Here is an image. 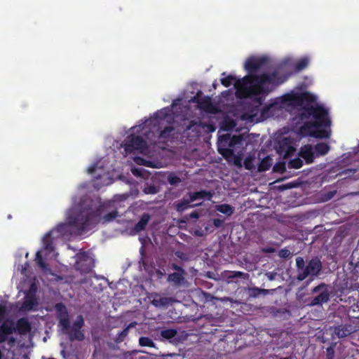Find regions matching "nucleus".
Listing matches in <instances>:
<instances>
[{
	"mask_svg": "<svg viewBox=\"0 0 359 359\" xmlns=\"http://www.w3.org/2000/svg\"><path fill=\"white\" fill-rule=\"evenodd\" d=\"M268 61L266 57H248L244 65L248 74L238 81L242 83L243 96L252 99L258 105H262L265 97L273 92L287 79L277 70L260 74H255L264 69Z\"/></svg>",
	"mask_w": 359,
	"mask_h": 359,
	"instance_id": "nucleus-1",
	"label": "nucleus"
},
{
	"mask_svg": "<svg viewBox=\"0 0 359 359\" xmlns=\"http://www.w3.org/2000/svg\"><path fill=\"white\" fill-rule=\"evenodd\" d=\"M104 207L101 205L94 207L89 198L82 199L77 205L72 207L67 213L66 223L58 224L51 231L60 236L72 234L71 229L74 227L79 233L87 230L90 226L97 224L103 213Z\"/></svg>",
	"mask_w": 359,
	"mask_h": 359,
	"instance_id": "nucleus-2",
	"label": "nucleus"
},
{
	"mask_svg": "<svg viewBox=\"0 0 359 359\" xmlns=\"http://www.w3.org/2000/svg\"><path fill=\"white\" fill-rule=\"evenodd\" d=\"M299 118L302 121L312 118L313 121L304 123L299 128V133L302 135H309L315 137L327 138L330 136V132L326 130H313L314 128H329L331 120L329 112L323 105L309 102L299 109Z\"/></svg>",
	"mask_w": 359,
	"mask_h": 359,
	"instance_id": "nucleus-3",
	"label": "nucleus"
},
{
	"mask_svg": "<svg viewBox=\"0 0 359 359\" xmlns=\"http://www.w3.org/2000/svg\"><path fill=\"white\" fill-rule=\"evenodd\" d=\"M246 138L244 134L231 135L224 134L219 137L217 149L225 158L234 156L235 152L241 154L246 144Z\"/></svg>",
	"mask_w": 359,
	"mask_h": 359,
	"instance_id": "nucleus-4",
	"label": "nucleus"
},
{
	"mask_svg": "<svg viewBox=\"0 0 359 359\" xmlns=\"http://www.w3.org/2000/svg\"><path fill=\"white\" fill-rule=\"evenodd\" d=\"M296 267L297 270V280L302 281L307 277L310 278V281L313 280L315 277L320 275L323 265L320 259L318 257L311 258L305 265L303 257H297L296 258Z\"/></svg>",
	"mask_w": 359,
	"mask_h": 359,
	"instance_id": "nucleus-5",
	"label": "nucleus"
},
{
	"mask_svg": "<svg viewBox=\"0 0 359 359\" xmlns=\"http://www.w3.org/2000/svg\"><path fill=\"white\" fill-rule=\"evenodd\" d=\"M125 151L128 154L135 151L144 153L147 149V142L141 136L130 135L126 137L123 142Z\"/></svg>",
	"mask_w": 359,
	"mask_h": 359,
	"instance_id": "nucleus-6",
	"label": "nucleus"
},
{
	"mask_svg": "<svg viewBox=\"0 0 359 359\" xmlns=\"http://www.w3.org/2000/svg\"><path fill=\"white\" fill-rule=\"evenodd\" d=\"M285 100L290 105L303 107L304 104L305 105L309 102H312L314 100V97L312 95L306 92L302 93L288 94L285 97Z\"/></svg>",
	"mask_w": 359,
	"mask_h": 359,
	"instance_id": "nucleus-7",
	"label": "nucleus"
},
{
	"mask_svg": "<svg viewBox=\"0 0 359 359\" xmlns=\"http://www.w3.org/2000/svg\"><path fill=\"white\" fill-rule=\"evenodd\" d=\"M320 291V293L313 297L309 305L311 306L322 305L330 300V292L327 290V285L322 283L312 289V293H316Z\"/></svg>",
	"mask_w": 359,
	"mask_h": 359,
	"instance_id": "nucleus-8",
	"label": "nucleus"
},
{
	"mask_svg": "<svg viewBox=\"0 0 359 359\" xmlns=\"http://www.w3.org/2000/svg\"><path fill=\"white\" fill-rule=\"evenodd\" d=\"M55 310L56 313V318L59 321V324L62 326L64 330L70 329L69 316L66 306L62 303L55 304Z\"/></svg>",
	"mask_w": 359,
	"mask_h": 359,
	"instance_id": "nucleus-9",
	"label": "nucleus"
},
{
	"mask_svg": "<svg viewBox=\"0 0 359 359\" xmlns=\"http://www.w3.org/2000/svg\"><path fill=\"white\" fill-rule=\"evenodd\" d=\"M331 330H332L333 338H345L353 332V326L348 323L338 325L333 328L331 327Z\"/></svg>",
	"mask_w": 359,
	"mask_h": 359,
	"instance_id": "nucleus-10",
	"label": "nucleus"
},
{
	"mask_svg": "<svg viewBox=\"0 0 359 359\" xmlns=\"http://www.w3.org/2000/svg\"><path fill=\"white\" fill-rule=\"evenodd\" d=\"M200 109L211 114H216L218 111L217 107L212 103L210 97L206 96L202 98H195Z\"/></svg>",
	"mask_w": 359,
	"mask_h": 359,
	"instance_id": "nucleus-11",
	"label": "nucleus"
},
{
	"mask_svg": "<svg viewBox=\"0 0 359 359\" xmlns=\"http://www.w3.org/2000/svg\"><path fill=\"white\" fill-rule=\"evenodd\" d=\"M15 332V325L13 320H5L0 325V343L4 342L7 339V335H10Z\"/></svg>",
	"mask_w": 359,
	"mask_h": 359,
	"instance_id": "nucleus-12",
	"label": "nucleus"
},
{
	"mask_svg": "<svg viewBox=\"0 0 359 359\" xmlns=\"http://www.w3.org/2000/svg\"><path fill=\"white\" fill-rule=\"evenodd\" d=\"M238 79L235 76L229 75L226 77L221 79V83L225 87L231 86L234 82V86L237 88V96L240 97H244L242 92V83H238Z\"/></svg>",
	"mask_w": 359,
	"mask_h": 359,
	"instance_id": "nucleus-13",
	"label": "nucleus"
},
{
	"mask_svg": "<svg viewBox=\"0 0 359 359\" xmlns=\"http://www.w3.org/2000/svg\"><path fill=\"white\" fill-rule=\"evenodd\" d=\"M299 156L304 158L306 164H311L314 161L313 148L311 144H305L300 148Z\"/></svg>",
	"mask_w": 359,
	"mask_h": 359,
	"instance_id": "nucleus-14",
	"label": "nucleus"
},
{
	"mask_svg": "<svg viewBox=\"0 0 359 359\" xmlns=\"http://www.w3.org/2000/svg\"><path fill=\"white\" fill-rule=\"evenodd\" d=\"M15 328L20 334H26L31 331L32 326L27 318H21L18 320Z\"/></svg>",
	"mask_w": 359,
	"mask_h": 359,
	"instance_id": "nucleus-15",
	"label": "nucleus"
},
{
	"mask_svg": "<svg viewBox=\"0 0 359 359\" xmlns=\"http://www.w3.org/2000/svg\"><path fill=\"white\" fill-rule=\"evenodd\" d=\"M37 304V300L34 294H27L25 300L22 304L21 309L26 311L33 310L34 307Z\"/></svg>",
	"mask_w": 359,
	"mask_h": 359,
	"instance_id": "nucleus-16",
	"label": "nucleus"
},
{
	"mask_svg": "<svg viewBox=\"0 0 359 359\" xmlns=\"http://www.w3.org/2000/svg\"><path fill=\"white\" fill-rule=\"evenodd\" d=\"M189 196L191 201H192V202H194L196 200L203 199V198H207V199L210 200L213 196V193H212L210 191L201 190L199 191H196V192H189Z\"/></svg>",
	"mask_w": 359,
	"mask_h": 359,
	"instance_id": "nucleus-17",
	"label": "nucleus"
},
{
	"mask_svg": "<svg viewBox=\"0 0 359 359\" xmlns=\"http://www.w3.org/2000/svg\"><path fill=\"white\" fill-rule=\"evenodd\" d=\"M154 119L158 123H160V121H162L170 122V121L172 119L170 111L167 108H163L161 110H158L154 114Z\"/></svg>",
	"mask_w": 359,
	"mask_h": 359,
	"instance_id": "nucleus-18",
	"label": "nucleus"
},
{
	"mask_svg": "<svg viewBox=\"0 0 359 359\" xmlns=\"http://www.w3.org/2000/svg\"><path fill=\"white\" fill-rule=\"evenodd\" d=\"M151 218L149 213L144 212L140 217L139 222L135 225L134 231L136 232H140L146 229V226Z\"/></svg>",
	"mask_w": 359,
	"mask_h": 359,
	"instance_id": "nucleus-19",
	"label": "nucleus"
},
{
	"mask_svg": "<svg viewBox=\"0 0 359 359\" xmlns=\"http://www.w3.org/2000/svg\"><path fill=\"white\" fill-rule=\"evenodd\" d=\"M191 203L192 201H191L190 198L189 200L183 199L175 204V210L178 212H182L189 208L201 205V203L192 204Z\"/></svg>",
	"mask_w": 359,
	"mask_h": 359,
	"instance_id": "nucleus-20",
	"label": "nucleus"
},
{
	"mask_svg": "<svg viewBox=\"0 0 359 359\" xmlns=\"http://www.w3.org/2000/svg\"><path fill=\"white\" fill-rule=\"evenodd\" d=\"M53 233V231L48 232L45 236L43 238V248L44 250L48 251L49 252L53 251L54 246H53V242L51 238V234Z\"/></svg>",
	"mask_w": 359,
	"mask_h": 359,
	"instance_id": "nucleus-21",
	"label": "nucleus"
},
{
	"mask_svg": "<svg viewBox=\"0 0 359 359\" xmlns=\"http://www.w3.org/2000/svg\"><path fill=\"white\" fill-rule=\"evenodd\" d=\"M175 128L172 126H165L159 133V139L163 140H168L170 137L171 138L172 134Z\"/></svg>",
	"mask_w": 359,
	"mask_h": 359,
	"instance_id": "nucleus-22",
	"label": "nucleus"
},
{
	"mask_svg": "<svg viewBox=\"0 0 359 359\" xmlns=\"http://www.w3.org/2000/svg\"><path fill=\"white\" fill-rule=\"evenodd\" d=\"M216 210L226 216H231L234 210L231 205L226 203L217 205Z\"/></svg>",
	"mask_w": 359,
	"mask_h": 359,
	"instance_id": "nucleus-23",
	"label": "nucleus"
},
{
	"mask_svg": "<svg viewBox=\"0 0 359 359\" xmlns=\"http://www.w3.org/2000/svg\"><path fill=\"white\" fill-rule=\"evenodd\" d=\"M314 149L318 156H323L329 151L330 147L327 143L321 142L316 144Z\"/></svg>",
	"mask_w": 359,
	"mask_h": 359,
	"instance_id": "nucleus-24",
	"label": "nucleus"
},
{
	"mask_svg": "<svg viewBox=\"0 0 359 359\" xmlns=\"http://www.w3.org/2000/svg\"><path fill=\"white\" fill-rule=\"evenodd\" d=\"M182 272H175L168 275V281L174 283L175 284H180L184 280Z\"/></svg>",
	"mask_w": 359,
	"mask_h": 359,
	"instance_id": "nucleus-25",
	"label": "nucleus"
},
{
	"mask_svg": "<svg viewBox=\"0 0 359 359\" xmlns=\"http://www.w3.org/2000/svg\"><path fill=\"white\" fill-rule=\"evenodd\" d=\"M85 338L84 334L81 330H75L71 328L69 333V339L71 341L78 340L83 341Z\"/></svg>",
	"mask_w": 359,
	"mask_h": 359,
	"instance_id": "nucleus-26",
	"label": "nucleus"
},
{
	"mask_svg": "<svg viewBox=\"0 0 359 359\" xmlns=\"http://www.w3.org/2000/svg\"><path fill=\"white\" fill-rule=\"evenodd\" d=\"M177 330L175 329H166L161 332V336L166 339H171L177 335Z\"/></svg>",
	"mask_w": 359,
	"mask_h": 359,
	"instance_id": "nucleus-27",
	"label": "nucleus"
},
{
	"mask_svg": "<svg viewBox=\"0 0 359 359\" xmlns=\"http://www.w3.org/2000/svg\"><path fill=\"white\" fill-rule=\"evenodd\" d=\"M271 166V158L269 157H266L262 160V161L260 162V163L259 165L258 170L259 171H266L270 168Z\"/></svg>",
	"mask_w": 359,
	"mask_h": 359,
	"instance_id": "nucleus-28",
	"label": "nucleus"
},
{
	"mask_svg": "<svg viewBox=\"0 0 359 359\" xmlns=\"http://www.w3.org/2000/svg\"><path fill=\"white\" fill-rule=\"evenodd\" d=\"M205 125H203L201 122H196L195 121H191L189 124L187 126L186 130H196L197 133H199V130L201 128H204Z\"/></svg>",
	"mask_w": 359,
	"mask_h": 359,
	"instance_id": "nucleus-29",
	"label": "nucleus"
},
{
	"mask_svg": "<svg viewBox=\"0 0 359 359\" xmlns=\"http://www.w3.org/2000/svg\"><path fill=\"white\" fill-rule=\"evenodd\" d=\"M139 344L141 346L154 347V342L148 337H141L139 339Z\"/></svg>",
	"mask_w": 359,
	"mask_h": 359,
	"instance_id": "nucleus-30",
	"label": "nucleus"
},
{
	"mask_svg": "<svg viewBox=\"0 0 359 359\" xmlns=\"http://www.w3.org/2000/svg\"><path fill=\"white\" fill-rule=\"evenodd\" d=\"M255 158L252 156H247L243 162V165L246 170H251L255 168L254 165Z\"/></svg>",
	"mask_w": 359,
	"mask_h": 359,
	"instance_id": "nucleus-31",
	"label": "nucleus"
},
{
	"mask_svg": "<svg viewBox=\"0 0 359 359\" xmlns=\"http://www.w3.org/2000/svg\"><path fill=\"white\" fill-rule=\"evenodd\" d=\"M83 325H84V320L81 316H79L77 317L76 320L74 322L71 328H72V330H75L78 331V330H81V329L83 327Z\"/></svg>",
	"mask_w": 359,
	"mask_h": 359,
	"instance_id": "nucleus-32",
	"label": "nucleus"
},
{
	"mask_svg": "<svg viewBox=\"0 0 359 359\" xmlns=\"http://www.w3.org/2000/svg\"><path fill=\"white\" fill-rule=\"evenodd\" d=\"M167 180L168 182L172 186L177 185L181 182V179L178 176L174 175L173 173H170L168 175Z\"/></svg>",
	"mask_w": 359,
	"mask_h": 359,
	"instance_id": "nucleus-33",
	"label": "nucleus"
},
{
	"mask_svg": "<svg viewBox=\"0 0 359 359\" xmlns=\"http://www.w3.org/2000/svg\"><path fill=\"white\" fill-rule=\"evenodd\" d=\"M309 64V60L307 58H302L299 61L297 62L295 65V69L297 71H301L305 69Z\"/></svg>",
	"mask_w": 359,
	"mask_h": 359,
	"instance_id": "nucleus-34",
	"label": "nucleus"
},
{
	"mask_svg": "<svg viewBox=\"0 0 359 359\" xmlns=\"http://www.w3.org/2000/svg\"><path fill=\"white\" fill-rule=\"evenodd\" d=\"M303 165V161L299 158L292 159L289 162V166L292 168L299 169Z\"/></svg>",
	"mask_w": 359,
	"mask_h": 359,
	"instance_id": "nucleus-35",
	"label": "nucleus"
},
{
	"mask_svg": "<svg viewBox=\"0 0 359 359\" xmlns=\"http://www.w3.org/2000/svg\"><path fill=\"white\" fill-rule=\"evenodd\" d=\"M128 329L129 327H127L117 334L115 339L116 343H121L124 341L125 338L127 337L128 334Z\"/></svg>",
	"mask_w": 359,
	"mask_h": 359,
	"instance_id": "nucleus-36",
	"label": "nucleus"
},
{
	"mask_svg": "<svg viewBox=\"0 0 359 359\" xmlns=\"http://www.w3.org/2000/svg\"><path fill=\"white\" fill-rule=\"evenodd\" d=\"M35 261L37 264V265L42 269H46V263L44 262L43 259V257H42V255H41V253L40 251H38L36 253V258H35Z\"/></svg>",
	"mask_w": 359,
	"mask_h": 359,
	"instance_id": "nucleus-37",
	"label": "nucleus"
},
{
	"mask_svg": "<svg viewBox=\"0 0 359 359\" xmlns=\"http://www.w3.org/2000/svg\"><path fill=\"white\" fill-rule=\"evenodd\" d=\"M268 291L265 289H259L257 287H253L250 289V295L253 297H257L262 293L266 294Z\"/></svg>",
	"mask_w": 359,
	"mask_h": 359,
	"instance_id": "nucleus-38",
	"label": "nucleus"
},
{
	"mask_svg": "<svg viewBox=\"0 0 359 359\" xmlns=\"http://www.w3.org/2000/svg\"><path fill=\"white\" fill-rule=\"evenodd\" d=\"M335 344H332L326 348V358L325 359H334L335 355L334 351Z\"/></svg>",
	"mask_w": 359,
	"mask_h": 359,
	"instance_id": "nucleus-39",
	"label": "nucleus"
},
{
	"mask_svg": "<svg viewBox=\"0 0 359 359\" xmlns=\"http://www.w3.org/2000/svg\"><path fill=\"white\" fill-rule=\"evenodd\" d=\"M118 216V212L116 210H113L103 217V222H109L116 218Z\"/></svg>",
	"mask_w": 359,
	"mask_h": 359,
	"instance_id": "nucleus-40",
	"label": "nucleus"
},
{
	"mask_svg": "<svg viewBox=\"0 0 359 359\" xmlns=\"http://www.w3.org/2000/svg\"><path fill=\"white\" fill-rule=\"evenodd\" d=\"M146 194H155L158 192V189L154 185H147L143 189Z\"/></svg>",
	"mask_w": 359,
	"mask_h": 359,
	"instance_id": "nucleus-41",
	"label": "nucleus"
},
{
	"mask_svg": "<svg viewBox=\"0 0 359 359\" xmlns=\"http://www.w3.org/2000/svg\"><path fill=\"white\" fill-rule=\"evenodd\" d=\"M291 252L286 248L281 249L278 252V256L281 258H287L290 256Z\"/></svg>",
	"mask_w": 359,
	"mask_h": 359,
	"instance_id": "nucleus-42",
	"label": "nucleus"
},
{
	"mask_svg": "<svg viewBox=\"0 0 359 359\" xmlns=\"http://www.w3.org/2000/svg\"><path fill=\"white\" fill-rule=\"evenodd\" d=\"M6 315V307L5 305L0 304V321H1Z\"/></svg>",
	"mask_w": 359,
	"mask_h": 359,
	"instance_id": "nucleus-43",
	"label": "nucleus"
},
{
	"mask_svg": "<svg viewBox=\"0 0 359 359\" xmlns=\"http://www.w3.org/2000/svg\"><path fill=\"white\" fill-rule=\"evenodd\" d=\"M8 344L9 345L10 348L14 346L15 342H16V340H15V338L13 337H10L9 335H7V339L6 341Z\"/></svg>",
	"mask_w": 359,
	"mask_h": 359,
	"instance_id": "nucleus-44",
	"label": "nucleus"
},
{
	"mask_svg": "<svg viewBox=\"0 0 359 359\" xmlns=\"http://www.w3.org/2000/svg\"><path fill=\"white\" fill-rule=\"evenodd\" d=\"M337 193V191L334 190V191H328L327 194H325V198L326 201H328V200H330L332 199L336 194Z\"/></svg>",
	"mask_w": 359,
	"mask_h": 359,
	"instance_id": "nucleus-45",
	"label": "nucleus"
},
{
	"mask_svg": "<svg viewBox=\"0 0 359 359\" xmlns=\"http://www.w3.org/2000/svg\"><path fill=\"white\" fill-rule=\"evenodd\" d=\"M223 220L219 218H215L213 219V224L216 227H220L223 224Z\"/></svg>",
	"mask_w": 359,
	"mask_h": 359,
	"instance_id": "nucleus-46",
	"label": "nucleus"
},
{
	"mask_svg": "<svg viewBox=\"0 0 359 359\" xmlns=\"http://www.w3.org/2000/svg\"><path fill=\"white\" fill-rule=\"evenodd\" d=\"M199 217H200V215L197 210L193 211L189 215V218H190V219H198Z\"/></svg>",
	"mask_w": 359,
	"mask_h": 359,
	"instance_id": "nucleus-47",
	"label": "nucleus"
},
{
	"mask_svg": "<svg viewBox=\"0 0 359 359\" xmlns=\"http://www.w3.org/2000/svg\"><path fill=\"white\" fill-rule=\"evenodd\" d=\"M172 269H174V270H176L179 272H182V273H184V269L179 265L176 264H172Z\"/></svg>",
	"mask_w": 359,
	"mask_h": 359,
	"instance_id": "nucleus-48",
	"label": "nucleus"
},
{
	"mask_svg": "<svg viewBox=\"0 0 359 359\" xmlns=\"http://www.w3.org/2000/svg\"><path fill=\"white\" fill-rule=\"evenodd\" d=\"M243 275V272L241 271H234L233 272V275L230 276V278H241Z\"/></svg>",
	"mask_w": 359,
	"mask_h": 359,
	"instance_id": "nucleus-49",
	"label": "nucleus"
},
{
	"mask_svg": "<svg viewBox=\"0 0 359 359\" xmlns=\"http://www.w3.org/2000/svg\"><path fill=\"white\" fill-rule=\"evenodd\" d=\"M97 169V165H92L88 168V172L90 174H93Z\"/></svg>",
	"mask_w": 359,
	"mask_h": 359,
	"instance_id": "nucleus-50",
	"label": "nucleus"
},
{
	"mask_svg": "<svg viewBox=\"0 0 359 359\" xmlns=\"http://www.w3.org/2000/svg\"><path fill=\"white\" fill-rule=\"evenodd\" d=\"M235 126V123L233 121L231 120L228 123H226V128L225 130L231 129Z\"/></svg>",
	"mask_w": 359,
	"mask_h": 359,
	"instance_id": "nucleus-51",
	"label": "nucleus"
},
{
	"mask_svg": "<svg viewBox=\"0 0 359 359\" xmlns=\"http://www.w3.org/2000/svg\"><path fill=\"white\" fill-rule=\"evenodd\" d=\"M263 252H266V253H272V252H275V249L271 247H268V248H264Z\"/></svg>",
	"mask_w": 359,
	"mask_h": 359,
	"instance_id": "nucleus-52",
	"label": "nucleus"
},
{
	"mask_svg": "<svg viewBox=\"0 0 359 359\" xmlns=\"http://www.w3.org/2000/svg\"><path fill=\"white\" fill-rule=\"evenodd\" d=\"M270 109V105H266V106H264L263 107V109H262V116H264L265 114H266L268 112V111Z\"/></svg>",
	"mask_w": 359,
	"mask_h": 359,
	"instance_id": "nucleus-53",
	"label": "nucleus"
},
{
	"mask_svg": "<svg viewBox=\"0 0 359 359\" xmlns=\"http://www.w3.org/2000/svg\"><path fill=\"white\" fill-rule=\"evenodd\" d=\"M207 126H208V128H209V130H210V131H212V130H215V128L212 127V125H207Z\"/></svg>",
	"mask_w": 359,
	"mask_h": 359,
	"instance_id": "nucleus-54",
	"label": "nucleus"
},
{
	"mask_svg": "<svg viewBox=\"0 0 359 359\" xmlns=\"http://www.w3.org/2000/svg\"><path fill=\"white\" fill-rule=\"evenodd\" d=\"M235 163H236V165H241L240 160H237V161H236V162H235Z\"/></svg>",
	"mask_w": 359,
	"mask_h": 359,
	"instance_id": "nucleus-55",
	"label": "nucleus"
},
{
	"mask_svg": "<svg viewBox=\"0 0 359 359\" xmlns=\"http://www.w3.org/2000/svg\"><path fill=\"white\" fill-rule=\"evenodd\" d=\"M280 359H292L290 357L280 358Z\"/></svg>",
	"mask_w": 359,
	"mask_h": 359,
	"instance_id": "nucleus-56",
	"label": "nucleus"
}]
</instances>
